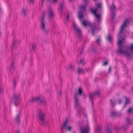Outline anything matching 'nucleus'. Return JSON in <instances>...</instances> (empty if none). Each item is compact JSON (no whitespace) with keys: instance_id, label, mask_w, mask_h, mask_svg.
<instances>
[{"instance_id":"f257e3e1","label":"nucleus","mask_w":133,"mask_h":133,"mask_svg":"<svg viewBox=\"0 0 133 133\" xmlns=\"http://www.w3.org/2000/svg\"><path fill=\"white\" fill-rule=\"evenodd\" d=\"M125 28V21L121 26L120 31L118 35V42L117 43V46L118 49L116 51L118 54H125V46L123 44V41L125 39L123 31Z\"/></svg>"},{"instance_id":"f03ea898","label":"nucleus","mask_w":133,"mask_h":133,"mask_svg":"<svg viewBox=\"0 0 133 133\" xmlns=\"http://www.w3.org/2000/svg\"><path fill=\"white\" fill-rule=\"evenodd\" d=\"M96 5H97V9H93L92 8H90V10L95 16L97 18V22L99 23L101 21V16L99 14H97L96 13L97 12V9H102V4L100 3H96Z\"/></svg>"},{"instance_id":"7ed1b4c3","label":"nucleus","mask_w":133,"mask_h":133,"mask_svg":"<svg viewBox=\"0 0 133 133\" xmlns=\"http://www.w3.org/2000/svg\"><path fill=\"white\" fill-rule=\"evenodd\" d=\"M73 26L75 36L80 41L82 38V33L81 30L75 23H73Z\"/></svg>"},{"instance_id":"20e7f679","label":"nucleus","mask_w":133,"mask_h":133,"mask_svg":"<svg viewBox=\"0 0 133 133\" xmlns=\"http://www.w3.org/2000/svg\"><path fill=\"white\" fill-rule=\"evenodd\" d=\"M38 117L39 119V123L42 125H46V123L45 120L44 114L42 112L40 109H38Z\"/></svg>"},{"instance_id":"39448f33","label":"nucleus","mask_w":133,"mask_h":133,"mask_svg":"<svg viewBox=\"0 0 133 133\" xmlns=\"http://www.w3.org/2000/svg\"><path fill=\"white\" fill-rule=\"evenodd\" d=\"M41 26L43 30L46 35H48V32L45 26V14L43 13L42 17L41 18Z\"/></svg>"},{"instance_id":"423d86ee","label":"nucleus","mask_w":133,"mask_h":133,"mask_svg":"<svg viewBox=\"0 0 133 133\" xmlns=\"http://www.w3.org/2000/svg\"><path fill=\"white\" fill-rule=\"evenodd\" d=\"M78 17L81 23L84 26L86 27L88 24V22L87 20H84V21H82V20L84 19V17L83 14H82V13L79 12L78 13Z\"/></svg>"},{"instance_id":"0eeeda50","label":"nucleus","mask_w":133,"mask_h":133,"mask_svg":"<svg viewBox=\"0 0 133 133\" xmlns=\"http://www.w3.org/2000/svg\"><path fill=\"white\" fill-rule=\"evenodd\" d=\"M100 95L99 91H95L93 94H89V97L90 100L91 101L92 104L93 105V99L96 96H98Z\"/></svg>"},{"instance_id":"6e6552de","label":"nucleus","mask_w":133,"mask_h":133,"mask_svg":"<svg viewBox=\"0 0 133 133\" xmlns=\"http://www.w3.org/2000/svg\"><path fill=\"white\" fill-rule=\"evenodd\" d=\"M116 6H115L114 3H112V5L110 7V9L112 13V19L113 20L115 16V11L116 9Z\"/></svg>"},{"instance_id":"1a4fd4ad","label":"nucleus","mask_w":133,"mask_h":133,"mask_svg":"<svg viewBox=\"0 0 133 133\" xmlns=\"http://www.w3.org/2000/svg\"><path fill=\"white\" fill-rule=\"evenodd\" d=\"M132 124V121L130 118H127L125 121V129H128L130 126Z\"/></svg>"},{"instance_id":"9d476101","label":"nucleus","mask_w":133,"mask_h":133,"mask_svg":"<svg viewBox=\"0 0 133 133\" xmlns=\"http://www.w3.org/2000/svg\"><path fill=\"white\" fill-rule=\"evenodd\" d=\"M78 95L77 94H76L74 95L75 100V108H81V106L78 102Z\"/></svg>"},{"instance_id":"9b49d317","label":"nucleus","mask_w":133,"mask_h":133,"mask_svg":"<svg viewBox=\"0 0 133 133\" xmlns=\"http://www.w3.org/2000/svg\"><path fill=\"white\" fill-rule=\"evenodd\" d=\"M13 101L15 103V105L17 106V103H19L20 101L19 98V96L16 94H14L13 97Z\"/></svg>"},{"instance_id":"f8f14e48","label":"nucleus","mask_w":133,"mask_h":133,"mask_svg":"<svg viewBox=\"0 0 133 133\" xmlns=\"http://www.w3.org/2000/svg\"><path fill=\"white\" fill-rule=\"evenodd\" d=\"M81 133H90L89 127L88 125L82 128L81 129Z\"/></svg>"},{"instance_id":"ddd939ff","label":"nucleus","mask_w":133,"mask_h":133,"mask_svg":"<svg viewBox=\"0 0 133 133\" xmlns=\"http://www.w3.org/2000/svg\"><path fill=\"white\" fill-rule=\"evenodd\" d=\"M121 115L120 113L114 111L111 112L110 114V116L112 117L120 116Z\"/></svg>"},{"instance_id":"4468645a","label":"nucleus","mask_w":133,"mask_h":133,"mask_svg":"<svg viewBox=\"0 0 133 133\" xmlns=\"http://www.w3.org/2000/svg\"><path fill=\"white\" fill-rule=\"evenodd\" d=\"M89 25L91 28V30L92 35H94V32L96 28V26L95 24L94 23L93 24H90Z\"/></svg>"},{"instance_id":"2eb2a0df","label":"nucleus","mask_w":133,"mask_h":133,"mask_svg":"<svg viewBox=\"0 0 133 133\" xmlns=\"http://www.w3.org/2000/svg\"><path fill=\"white\" fill-rule=\"evenodd\" d=\"M68 121V119H66L65 120V122H64L63 124V127L64 128H65V129H67L69 131H70L71 128V127L70 126H67L66 127Z\"/></svg>"},{"instance_id":"dca6fc26","label":"nucleus","mask_w":133,"mask_h":133,"mask_svg":"<svg viewBox=\"0 0 133 133\" xmlns=\"http://www.w3.org/2000/svg\"><path fill=\"white\" fill-rule=\"evenodd\" d=\"M21 111L19 112L18 114L17 115L15 118V121L16 122L19 124L20 123V115Z\"/></svg>"},{"instance_id":"f3484780","label":"nucleus","mask_w":133,"mask_h":133,"mask_svg":"<svg viewBox=\"0 0 133 133\" xmlns=\"http://www.w3.org/2000/svg\"><path fill=\"white\" fill-rule=\"evenodd\" d=\"M36 101H39L40 103L41 104H44L45 103V101L44 99H41L40 98L39 96H37L35 97Z\"/></svg>"},{"instance_id":"a211bd4d","label":"nucleus","mask_w":133,"mask_h":133,"mask_svg":"<svg viewBox=\"0 0 133 133\" xmlns=\"http://www.w3.org/2000/svg\"><path fill=\"white\" fill-rule=\"evenodd\" d=\"M48 15L49 17L51 19H52L54 17V15L52 10L50 9L49 10Z\"/></svg>"},{"instance_id":"6ab92c4d","label":"nucleus","mask_w":133,"mask_h":133,"mask_svg":"<svg viewBox=\"0 0 133 133\" xmlns=\"http://www.w3.org/2000/svg\"><path fill=\"white\" fill-rule=\"evenodd\" d=\"M86 5H81L80 7V11L78 13L80 12L83 14V13L85 11Z\"/></svg>"},{"instance_id":"aec40b11","label":"nucleus","mask_w":133,"mask_h":133,"mask_svg":"<svg viewBox=\"0 0 133 133\" xmlns=\"http://www.w3.org/2000/svg\"><path fill=\"white\" fill-rule=\"evenodd\" d=\"M65 3L64 2H62L61 3L60 6L59 7L61 13H63V10L64 6H65Z\"/></svg>"},{"instance_id":"412c9836","label":"nucleus","mask_w":133,"mask_h":133,"mask_svg":"<svg viewBox=\"0 0 133 133\" xmlns=\"http://www.w3.org/2000/svg\"><path fill=\"white\" fill-rule=\"evenodd\" d=\"M132 21L131 19V18H127L125 20V28Z\"/></svg>"},{"instance_id":"4be33fe9","label":"nucleus","mask_w":133,"mask_h":133,"mask_svg":"<svg viewBox=\"0 0 133 133\" xmlns=\"http://www.w3.org/2000/svg\"><path fill=\"white\" fill-rule=\"evenodd\" d=\"M115 101L114 99H111L110 100V104L111 106L113 107L115 104Z\"/></svg>"},{"instance_id":"5701e85b","label":"nucleus","mask_w":133,"mask_h":133,"mask_svg":"<svg viewBox=\"0 0 133 133\" xmlns=\"http://www.w3.org/2000/svg\"><path fill=\"white\" fill-rule=\"evenodd\" d=\"M133 112V107L129 108L127 111V113L128 114H130Z\"/></svg>"},{"instance_id":"b1692460","label":"nucleus","mask_w":133,"mask_h":133,"mask_svg":"<svg viewBox=\"0 0 133 133\" xmlns=\"http://www.w3.org/2000/svg\"><path fill=\"white\" fill-rule=\"evenodd\" d=\"M31 50L34 51L36 48V45L35 44L33 43L31 44Z\"/></svg>"},{"instance_id":"393cba45","label":"nucleus","mask_w":133,"mask_h":133,"mask_svg":"<svg viewBox=\"0 0 133 133\" xmlns=\"http://www.w3.org/2000/svg\"><path fill=\"white\" fill-rule=\"evenodd\" d=\"M125 100L126 102H125V105L129 104L130 103V99L129 98L125 97Z\"/></svg>"},{"instance_id":"a878e982","label":"nucleus","mask_w":133,"mask_h":133,"mask_svg":"<svg viewBox=\"0 0 133 133\" xmlns=\"http://www.w3.org/2000/svg\"><path fill=\"white\" fill-rule=\"evenodd\" d=\"M18 42L16 39H13L12 43V48H14L16 44L18 43Z\"/></svg>"},{"instance_id":"bb28decb","label":"nucleus","mask_w":133,"mask_h":133,"mask_svg":"<svg viewBox=\"0 0 133 133\" xmlns=\"http://www.w3.org/2000/svg\"><path fill=\"white\" fill-rule=\"evenodd\" d=\"M14 66V64L13 63L12 64L11 67L9 71L11 74H12L14 70V69L13 68V66Z\"/></svg>"},{"instance_id":"cd10ccee","label":"nucleus","mask_w":133,"mask_h":133,"mask_svg":"<svg viewBox=\"0 0 133 133\" xmlns=\"http://www.w3.org/2000/svg\"><path fill=\"white\" fill-rule=\"evenodd\" d=\"M84 70L83 69H81L80 68H79L78 69V74H83L84 73Z\"/></svg>"},{"instance_id":"c85d7f7f","label":"nucleus","mask_w":133,"mask_h":133,"mask_svg":"<svg viewBox=\"0 0 133 133\" xmlns=\"http://www.w3.org/2000/svg\"><path fill=\"white\" fill-rule=\"evenodd\" d=\"M68 68L71 71H74V68L73 67V65L72 64L70 65L68 67Z\"/></svg>"},{"instance_id":"c756f323","label":"nucleus","mask_w":133,"mask_h":133,"mask_svg":"<svg viewBox=\"0 0 133 133\" xmlns=\"http://www.w3.org/2000/svg\"><path fill=\"white\" fill-rule=\"evenodd\" d=\"M84 50L83 47L82 46L81 48H79L78 50V52L80 54H81Z\"/></svg>"},{"instance_id":"7c9ffc66","label":"nucleus","mask_w":133,"mask_h":133,"mask_svg":"<svg viewBox=\"0 0 133 133\" xmlns=\"http://www.w3.org/2000/svg\"><path fill=\"white\" fill-rule=\"evenodd\" d=\"M26 13V10L23 8L22 11V14L24 16H25Z\"/></svg>"},{"instance_id":"2f4dec72","label":"nucleus","mask_w":133,"mask_h":133,"mask_svg":"<svg viewBox=\"0 0 133 133\" xmlns=\"http://www.w3.org/2000/svg\"><path fill=\"white\" fill-rule=\"evenodd\" d=\"M107 40L109 42H111L112 41L110 35H108L107 38Z\"/></svg>"},{"instance_id":"473e14b6","label":"nucleus","mask_w":133,"mask_h":133,"mask_svg":"<svg viewBox=\"0 0 133 133\" xmlns=\"http://www.w3.org/2000/svg\"><path fill=\"white\" fill-rule=\"evenodd\" d=\"M107 133H112V131L111 130L108 126L106 131Z\"/></svg>"},{"instance_id":"72a5a7b5","label":"nucleus","mask_w":133,"mask_h":133,"mask_svg":"<svg viewBox=\"0 0 133 133\" xmlns=\"http://www.w3.org/2000/svg\"><path fill=\"white\" fill-rule=\"evenodd\" d=\"M30 101L32 103L36 102L35 98H32L30 100Z\"/></svg>"},{"instance_id":"f704fd0d","label":"nucleus","mask_w":133,"mask_h":133,"mask_svg":"<svg viewBox=\"0 0 133 133\" xmlns=\"http://www.w3.org/2000/svg\"><path fill=\"white\" fill-rule=\"evenodd\" d=\"M78 92H79V95H81L82 94V90L81 88H79L78 89Z\"/></svg>"},{"instance_id":"c9c22d12","label":"nucleus","mask_w":133,"mask_h":133,"mask_svg":"<svg viewBox=\"0 0 133 133\" xmlns=\"http://www.w3.org/2000/svg\"><path fill=\"white\" fill-rule=\"evenodd\" d=\"M83 62H84V59L83 58H81V59L79 63L80 64H81L82 63H83Z\"/></svg>"},{"instance_id":"e433bc0d","label":"nucleus","mask_w":133,"mask_h":133,"mask_svg":"<svg viewBox=\"0 0 133 133\" xmlns=\"http://www.w3.org/2000/svg\"><path fill=\"white\" fill-rule=\"evenodd\" d=\"M130 50L133 52V44H132L130 48Z\"/></svg>"},{"instance_id":"4c0bfd02","label":"nucleus","mask_w":133,"mask_h":133,"mask_svg":"<svg viewBox=\"0 0 133 133\" xmlns=\"http://www.w3.org/2000/svg\"><path fill=\"white\" fill-rule=\"evenodd\" d=\"M69 14H67L66 16V20L67 21H69Z\"/></svg>"},{"instance_id":"58836bf2","label":"nucleus","mask_w":133,"mask_h":133,"mask_svg":"<svg viewBox=\"0 0 133 133\" xmlns=\"http://www.w3.org/2000/svg\"><path fill=\"white\" fill-rule=\"evenodd\" d=\"M125 56L126 55L128 56L129 55V54L128 53V52L127 51H126L125 50Z\"/></svg>"},{"instance_id":"ea45409f","label":"nucleus","mask_w":133,"mask_h":133,"mask_svg":"<svg viewBox=\"0 0 133 133\" xmlns=\"http://www.w3.org/2000/svg\"><path fill=\"white\" fill-rule=\"evenodd\" d=\"M83 0L85 2V4H86V5H87L88 3V0Z\"/></svg>"},{"instance_id":"a19ab883","label":"nucleus","mask_w":133,"mask_h":133,"mask_svg":"<svg viewBox=\"0 0 133 133\" xmlns=\"http://www.w3.org/2000/svg\"><path fill=\"white\" fill-rule=\"evenodd\" d=\"M108 64L107 61H106L105 62L103 63V65H106Z\"/></svg>"},{"instance_id":"79ce46f5","label":"nucleus","mask_w":133,"mask_h":133,"mask_svg":"<svg viewBox=\"0 0 133 133\" xmlns=\"http://www.w3.org/2000/svg\"><path fill=\"white\" fill-rule=\"evenodd\" d=\"M100 41V39L99 38L97 39L96 41V43H98L99 44V42Z\"/></svg>"},{"instance_id":"37998d69","label":"nucleus","mask_w":133,"mask_h":133,"mask_svg":"<svg viewBox=\"0 0 133 133\" xmlns=\"http://www.w3.org/2000/svg\"><path fill=\"white\" fill-rule=\"evenodd\" d=\"M53 2L55 3L57 2V0H53Z\"/></svg>"},{"instance_id":"c03bdc74","label":"nucleus","mask_w":133,"mask_h":133,"mask_svg":"<svg viewBox=\"0 0 133 133\" xmlns=\"http://www.w3.org/2000/svg\"><path fill=\"white\" fill-rule=\"evenodd\" d=\"M122 103V100L121 99H120L119 100V101L118 102V103L119 104H120Z\"/></svg>"},{"instance_id":"a18cd8bd","label":"nucleus","mask_w":133,"mask_h":133,"mask_svg":"<svg viewBox=\"0 0 133 133\" xmlns=\"http://www.w3.org/2000/svg\"><path fill=\"white\" fill-rule=\"evenodd\" d=\"M16 86V82L15 81H14V87H15Z\"/></svg>"},{"instance_id":"49530a36","label":"nucleus","mask_w":133,"mask_h":133,"mask_svg":"<svg viewBox=\"0 0 133 133\" xmlns=\"http://www.w3.org/2000/svg\"><path fill=\"white\" fill-rule=\"evenodd\" d=\"M111 71V68L110 67L109 68V72H110Z\"/></svg>"},{"instance_id":"de8ad7c7","label":"nucleus","mask_w":133,"mask_h":133,"mask_svg":"<svg viewBox=\"0 0 133 133\" xmlns=\"http://www.w3.org/2000/svg\"><path fill=\"white\" fill-rule=\"evenodd\" d=\"M86 97V96H85V95L84 94L83 95V99H84Z\"/></svg>"},{"instance_id":"09e8293b","label":"nucleus","mask_w":133,"mask_h":133,"mask_svg":"<svg viewBox=\"0 0 133 133\" xmlns=\"http://www.w3.org/2000/svg\"><path fill=\"white\" fill-rule=\"evenodd\" d=\"M2 12V10L1 9V8H0V14H1Z\"/></svg>"},{"instance_id":"8fccbe9b","label":"nucleus","mask_w":133,"mask_h":133,"mask_svg":"<svg viewBox=\"0 0 133 133\" xmlns=\"http://www.w3.org/2000/svg\"><path fill=\"white\" fill-rule=\"evenodd\" d=\"M44 1V0H42V4H43Z\"/></svg>"},{"instance_id":"3c124183","label":"nucleus","mask_w":133,"mask_h":133,"mask_svg":"<svg viewBox=\"0 0 133 133\" xmlns=\"http://www.w3.org/2000/svg\"><path fill=\"white\" fill-rule=\"evenodd\" d=\"M74 0H69L70 2H72L73 1H74Z\"/></svg>"},{"instance_id":"603ef678","label":"nucleus","mask_w":133,"mask_h":133,"mask_svg":"<svg viewBox=\"0 0 133 133\" xmlns=\"http://www.w3.org/2000/svg\"><path fill=\"white\" fill-rule=\"evenodd\" d=\"M1 87H0V93H1Z\"/></svg>"},{"instance_id":"864d4df0","label":"nucleus","mask_w":133,"mask_h":133,"mask_svg":"<svg viewBox=\"0 0 133 133\" xmlns=\"http://www.w3.org/2000/svg\"><path fill=\"white\" fill-rule=\"evenodd\" d=\"M61 94H62L61 91H60V94H59V95H60V96L61 95Z\"/></svg>"},{"instance_id":"5fc2aeb1","label":"nucleus","mask_w":133,"mask_h":133,"mask_svg":"<svg viewBox=\"0 0 133 133\" xmlns=\"http://www.w3.org/2000/svg\"><path fill=\"white\" fill-rule=\"evenodd\" d=\"M127 32H126V31H125V35H127Z\"/></svg>"},{"instance_id":"6e6d98bb","label":"nucleus","mask_w":133,"mask_h":133,"mask_svg":"<svg viewBox=\"0 0 133 133\" xmlns=\"http://www.w3.org/2000/svg\"><path fill=\"white\" fill-rule=\"evenodd\" d=\"M16 133H20L18 131H17Z\"/></svg>"},{"instance_id":"4d7b16f0","label":"nucleus","mask_w":133,"mask_h":133,"mask_svg":"<svg viewBox=\"0 0 133 133\" xmlns=\"http://www.w3.org/2000/svg\"><path fill=\"white\" fill-rule=\"evenodd\" d=\"M84 116L85 117H87V115L86 114H84Z\"/></svg>"},{"instance_id":"13d9d810","label":"nucleus","mask_w":133,"mask_h":133,"mask_svg":"<svg viewBox=\"0 0 133 133\" xmlns=\"http://www.w3.org/2000/svg\"><path fill=\"white\" fill-rule=\"evenodd\" d=\"M96 79H97V78H95V81H96Z\"/></svg>"},{"instance_id":"bf43d9fd","label":"nucleus","mask_w":133,"mask_h":133,"mask_svg":"<svg viewBox=\"0 0 133 133\" xmlns=\"http://www.w3.org/2000/svg\"><path fill=\"white\" fill-rule=\"evenodd\" d=\"M96 79H97V78H95V81H96Z\"/></svg>"},{"instance_id":"052dcab7","label":"nucleus","mask_w":133,"mask_h":133,"mask_svg":"<svg viewBox=\"0 0 133 133\" xmlns=\"http://www.w3.org/2000/svg\"><path fill=\"white\" fill-rule=\"evenodd\" d=\"M79 112L80 114V111H79Z\"/></svg>"},{"instance_id":"680f3d73","label":"nucleus","mask_w":133,"mask_h":133,"mask_svg":"<svg viewBox=\"0 0 133 133\" xmlns=\"http://www.w3.org/2000/svg\"><path fill=\"white\" fill-rule=\"evenodd\" d=\"M132 91H133V88H132Z\"/></svg>"},{"instance_id":"e2e57ef3","label":"nucleus","mask_w":133,"mask_h":133,"mask_svg":"<svg viewBox=\"0 0 133 133\" xmlns=\"http://www.w3.org/2000/svg\"><path fill=\"white\" fill-rule=\"evenodd\" d=\"M88 71V70H87V71Z\"/></svg>"},{"instance_id":"0e129e2a","label":"nucleus","mask_w":133,"mask_h":133,"mask_svg":"<svg viewBox=\"0 0 133 133\" xmlns=\"http://www.w3.org/2000/svg\"><path fill=\"white\" fill-rule=\"evenodd\" d=\"M62 130H62V129H61V130L62 131Z\"/></svg>"},{"instance_id":"69168bd1","label":"nucleus","mask_w":133,"mask_h":133,"mask_svg":"<svg viewBox=\"0 0 133 133\" xmlns=\"http://www.w3.org/2000/svg\"><path fill=\"white\" fill-rule=\"evenodd\" d=\"M73 133H75V132H73Z\"/></svg>"},{"instance_id":"338daca9","label":"nucleus","mask_w":133,"mask_h":133,"mask_svg":"<svg viewBox=\"0 0 133 133\" xmlns=\"http://www.w3.org/2000/svg\"><path fill=\"white\" fill-rule=\"evenodd\" d=\"M49 1H50V0H49Z\"/></svg>"}]
</instances>
